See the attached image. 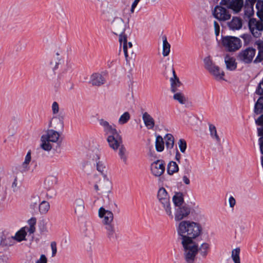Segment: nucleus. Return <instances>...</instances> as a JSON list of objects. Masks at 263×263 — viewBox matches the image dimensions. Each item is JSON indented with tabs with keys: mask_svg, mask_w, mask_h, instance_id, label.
<instances>
[{
	"mask_svg": "<svg viewBox=\"0 0 263 263\" xmlns=\"http://www.w3.org/2000/svg\"><path fill=\"white\" fill-rule=\"evenodd\" d=\"M221 43L226 51L235 52L241 47V41L237 37L226 36L223 37Z\"/></svg>",
	"mask_w": 263,
	"mask_h": 263,
	"instance_id": "423d86ee",
	"label": "nucleus"
},
{
	"mask_svg": "<svg viewBox=\"0 0 263 263\" xmlns=\"http://www.w3.org/2000/svg\"><path fill=\"white\" fill-rule=\"evenodd\" d=\"M179 171V167L176 162L174 161H171L168 163L167 167V173L172 175L175 173L178 172Z\"/></svg>",
	"mask_w": 263,
	"mask_h": 263,
	"instance_id": "c9c22d12",
	"label": "nucleus"
},
{
	"mask_svg": "<svg viewBox=\"0 0 263 263\" xmlns=\"http://www.w3.org/2000/svg\"><path fill=\"white\" fill-rule=\"evenodd\" d=\"M60 137L59 133L53 129H48L41 137V147L46 151L51 149L52 146L50 142H57Z\"/></svg>",
	"mask_w": 263,
	"mask_h": 263,
	"instance_id": "20e7f679",
	"label": "nucleus"
},
{
	"mask_svg": "<svg viewBox=\"0 0 263 263\" xmlns=\"http://www.w3.org/2000/svg\"><path fill=\"white\" fill-rule=\"evenodd\" d=\"M164 142L167 149H171L174 145V138L171 134H167L164 137Z\"/></svg>",
	"mask_w": 263,
	"mask_h": 263,
	"instance_id": "7c9ffc66",
	"label": "nucleus"
},
{
	"mask_svg": "<svg viewBox=\"0 0 263 263\" xmlns=\"http://www.w3.org/2000/svg\"><path fill=\"white\" fill-rule=\"evenodd\" d=\"M229 206L233 208L236 204V200L233 196H231L229 199Z\"/></svg>",
	"mask_w": 263,
	"mask_h": 263,
	"instance_id": "6e6d98bb",
	"label": "nucleus"
},
{
	"mask_svg": "<svg viewBox=\"0 0 263 263\" xmlns=\"http://www.w3.org/2000/svg\"><path fill=\"white\" fill-rule=\"evenodd\" d=\"M242 26V21L237 17H233L232 20L228 23V26L231 30H236L241 28Z\"/></svg>",
	"mask_w": 263,
	"mask_h": 263,
	"instance_id": "393cba45",
	"label": "nucleus"
},
{
	"mask_svg": "<svg viewBox=\"0 0 263 263\" xmlns=\"http://www.w3.org/2000/svg\"><path fill=\"white\" fill-rule=\"evenodd\" d=\"M263 61V50L259 49L258 52V54L254 60V63H257L261 62Z\"/></svg>",
	"mask_w": 263,
	"mask_h": 263,
	"instance_id": "09e8293b",
	"label": "nucleus"
},
{
	"mask_svg": "<svg viewBox=\"0 0 263 263\" xmlns=\"http://www.w3.org/2000/svg\"><path fill=\"white\" fill-rule=\"evenodd\" d=\"M52 111L53 114H57L59 112V107L57 102H54L52 105Z\"/></svg>",
	"mask_w": 263,
	"mask_h": 263,
	"instance_id": "3c124183",
	"label": "nucleus"
},
{
	"mask_svg": "<svg viewBox=\"0 0 263 263\" xmlns=\"http://www.w3.org/2000/svg\"><path fill=\"white\" fill-rule=\"evenodd\" d=\"M51 248L52 249V256L53 257L57 253V243L55 241H52L51 243Z\"/></svg>",
	"mask_w": 263,
	"mask_h": 263,
	"instance_id": "864d4df0",
	"label": "nucleus"
},
{
	"mask_svg": "<svg viewBox=\"0 0 263 263\" xmlns=\"http://www.w3.org/2000/svg\"><path fill=\"white\" fill-rule=\"evenodd\" d=\"M74 213L76 215H80L84 210V202L83 199L79 198H77L74 202Z\"/></svg>",
	"mask_w": 263,
	"mask_h": 263,
	"instance_id": "a878e982",
	"label": "nucleus"
},
{
	"mask_svg": "<svg viewBox=\"0 0 263 263\" xmlns=\"http://www.w3.org/2000/svg\"><path fill=\"white\" fill-rule=\"evenodd\" d=\"M58 183V177L55 175H50L48 176L44 181L45 188L49 191L54 185Z\"/></svg>",
	"mask_w": 263,
	"mask_h": 263,
	"instance_id": "4be33fe9",
	"label": "nucleus"
},
{
	"mask_svg": "<svg viewBox=\"0 0 263 263\" xmlns=\"http://www.w3.org/2000/svg\"><path fill=\"white\" fill-rule=\"evenodd\" d=\"M31 160V152L29 150L25 156V160L22 165L20 166V170L22 172H25L29 170V163Z\"/></svg>",
	"mask_w": 263,
	"mask_h": 263,
	"instance_id": "bb28decb",
	"label": "nucleus"
},
{
	"mask_svg": "<svg viewBox=\"0 0 263 263\" xmlns=\"http://www.w3.org/2000/svg\"><path fill=\"white\" fill-rule=\"evenodd\" d=\"M110 182L107 178V176H102L98 181H96L94 185L96 192H100L101 193L107 192L109 191Z\"/></svg>",
	"mask_w": 263,
	"mask_h": 263,
	"instance_id": "ddd939ff",
	"label": "nucleus"
},
{
	"mask_svg": "<svg viewBox=\"0 0 263 263\" xmlns=\"http://www.w3.org/2000/svg\"><path fill=\"white\" fill-rule=\"evenodd\" d=\"M163 50L162 54L164 57L168 55L170 52L171 45L167 42V37L165 35L162 36Z\"/></svg>",
	"mask_w": 263,
	"mask_h": 263,
	"instance_id": "473e14b6",
	"label": "nucleus"
},
{
	"mask_svg": "<svg viewBox=\"0 0 263 263\" xmlns=\"http://www.w3.org/2000/svg\"><path fill=\"white\" fill-rule=\"evenodd\" d=\"M182 180L183 182L186 184L189 185L190 183V180L189 178L186 176H183L182 177Z\"/></svg>",
	"mask_w": 263,
	"mask_h": 263,
	"instance_id": "052dcab7",
	"label": "nucleus"
},
{
	"mask_svg": "<svg viewBox=\"0 0 263 263\" xmlns=\"http://www.w3.org/2000/svg\"><path fill=\"white\" fill-rule=\"evenodd\" d=\"M258 125L263 126V115H261L255 121Z\"/></svg>",
	"mask_w": 263,
	"mask_h": 263,
	"instance_id": "4d7b16f0",
	"label": "nucleus"
},
{
	"mask_svg": "<svg viewBox=\"0 0 263 263\" xmlns=\"http://www.w3.org/2000/svg\"><path fill=\"white\" fill-rule=\"evenodd\" d=\"M178 145L181 152L184 153L186 148V141L183 139H180L178 142Z\"/></svg>",
	"mask_w": 263,
	"mask_h": 263,
	"instance_id": "de8ad7c7",
	"label": "nucleus"
},
{
	"mask_svg": "<svg viewBox=\"0 0 263 263\" xmlns=\"http://www.w3.org/2000/svg\"><path fill=\"white\" fill-rule=\"evenodd\" d=\"M119 155L120 157V159L123 161L124 163H126L127 161V157L126 155V148L124 146V145H122L119 148Z\"/></svg>",
	"mask_w": 263,
	"mask_h": 263,
	"instance_id": "49530a36",
	"label": "nucleus"
},
{
	"mask_svg": "<svg viewBox=\"0 0 263 263\" xmlns=\"http://www.w3.org/2000/svg\"><path fill=\"white\" fill-rule=\"evenodd\" d=\"M173 202L175 208L182 206L185 203H184V196L181 192H176L173 196Z\"/></svg>",
	"mask_w": 263,
	"mask_h": 263,
	"instance_id": "b1692460",
	"label": "nucleus"
},
{
	"mask_svg": "<svg viewBox=\"0 0 263 263\" xmlns=\"http://www.w3.org/2000/svg\"><path fill=\"white\" fill-rule=\"evenodd\" d=\"M184 249V255L187 263H193L198 251V245L193 240L181 241Z\"/></svg>",
	"mask_w": 263,
	"mask_h": 263,
	"instance_id": "7ed1b4c3",
	"label": "nucleus"
},
{
	"mask_svg": "<svg viewBox=\"0 0 263 263\" xmlns=\"http://www.w3.org/2000/svg\"><path fill=\"white\" fill-rule=\"evenodd\" d=\"M258 50H263V42H260L257 44Z\"/></svg>",
	"mask_w": 263,
	"mask_h": 263,
	"instance_id": "69168bd1",
	"label": "nucleus"
},
{
	"mask_svg": "<svg viewBox=\"0 0 263 263\" xmlns=\"http://www.w3.org/2000/svg\"><path fill=\"white\" fill-rule=\"evenodd\" d=\"M36 222V219L35 217H32L28 221V223L30 226L31 229L35 230L34 226Z\"/></svg>",
	"mask_w": 263,
	"mask_h": 263,
	"instance_id": "603ef678",
	"label": "nucleus"
},
{
	"mask_svg": "<svg viewBox=\"0 0 263 263\" xmlns=\"http://www.w3.org/2000/svg\"><path fill=\"white\" fill-rule=\"evenodd\" d=\"M177 232L182 241L193 240L202 233V228L199 223L191 220H182L177 227Z\"/></svg>",
	"mask_w": 263,
	"mask_h": 263,
	"instance_id": "f257e3e1",
	"label": "nucleus"
},
{
	"mask_svg": "<svg viewBox=\"0 0 263 263\" xmlns=\"http://www.w3.org/2000/svg\"><path fill=\"white\" fill-rule=\"evenodd\" d=\"M142 120L145 126L148 129H153L155 126L154 118L147 112L142 114Z\"/></svg>",
	"mask_w": 263,
	"mask_h": 263,
	"instance_id": "5701e85b",
	"label": "nucleus"
},
{
	"mask_svg": "<svg viewBox=\"0 0 263 263\" xmlns=\"http://www.w3.org/2000/svg\"><path fill=\"white\" fill-rule=\"evenodd\" d=\"M254 112L256 114H260L263 112V97H260L255 103Z\"/></svg>",
	"mask_w": 263,
	"mask_h": 263,
	"instance_id": "4c0bfd02",
	"label": "nucleus"
},
{
	"mask_svg": "<svg viewBox=\"0 0 263 263\" xmlns=\"http://www.w3.org/2000/svg\"><path fill=\"white\" fill-rule=\"evenodd\" d=\"M130 119V114L128 111L124 112L119 118L118 124L124 125L127 123Z\"/></svg>",
	"mask_w": 263,
	"mask_h": 263,
	"instance_id": "79ce46f5",
	"label": "nucleus"
},
{
	"mask_svg": "<svg viewBox=\"0 0 263 263\" xmlns=\"http://www.w3.org/2000/svg\"><path fill=\"white\" fill-rule=\"evenodd\" d=\"M47 259L45 255H41L40 259L37 260L36 263H47Z\"/></svg>",
	"mask_w": 263,
	"mask_h": 263,
	"instance_id": "5fc2aeb1",
	"label": "nucleus"
},
{
	"mask_svg": "<svg viewBox=\"0 0 263 263\" xmlns=\"http://www.w3.org/2000/svg\"><path fill=\"white\" fill-rule=\"evenodd\" d=\"M209 126L211 136L213 138H214L216 140L217 142L220 143V139L217 133V130L215 126L212 124L209 123Z\"/></svg>",
	"mask_w": 263,
	"mask_h": 263,
	"instance_id": "ea45409f",
	"label": "nucleus"
},
{
	"mask_svg": "<svg viewBox=\"0 0 263 263\" xmlns=\"http://www.w3.org/2000/svg\"><path fill=\"white\" fill-rule=\"evenodd\" d=\"M258 135L259 136H263V126L261 127L257 128Z\"/></svg>",
	"mask_w": 263,
	"mask_h": 263,
	"instance_id": "0e129e2a",
	"label": "nucleus"
},
{
	"mask_svg": "<svg viewBox=\"0 0 263 263\" xmlns=\"http://www.w3.org/2000/svg\"><path fill=\"white\" fill-rule=\"evenodd\" d=\"M205 68L212 74L217 80H223L224 73L220 68L213 63L209 58L204 60Z\"/></svg>",
	"mask_w": 263,
	"mask_h": 263,
	"instance_id": "1a4fd4ad",
	"label": "nucleus"
},
{
	"mask_svg": "<svg viewBox=\"0 0 263 263\" xmlns=\"http://www.w3.org/2000/svg\"><path fill=\"white\" fill-rule=\"evenodd\" d=\"M105 78L99 72L93 73L90 77L89 83L93 86L99 87L105 84Z\"/></svg>",
	"mask_w": 263,
	"mask_h": 263,
	"instance_id": "a211bd4d",
	"label": "nucleus"
},
{
	"mask_svg": "<svg viewBox=\"0 0 263 263\" xmlns=\"http://www.w3.org/2000/svg\"><path fill=\"white\" fill-rule=\"evenodd\" d=\"M209 248L210 245L209 243L206 242L203 243L200 248H198V252H199L200 255H201L203 258H205L208 254Z\"/></svg>",
	"mask_w": 263,
	"mask_h": 263,
	"instance_id": "e433bc0d",
	"label": "nucleus"
},
{
	"mask_svg": "<svg viewBox=\"0 0 263 263\" xmlns=\"http://www.w3.org/2000/svg\"><path fill=\"white\" fill-rule=\"evenodd\" d=\"M214 16L219 21H226L230 19L231 14L229 10L221 6H217L214 8Z\"/></svg>",
	"mask_w": 263,
	"mask_h": 263,
	"instance_id": "9b49d317",
	"label": "nucleus"
},
{
	"mask_svg": "<svg viewBox=\"0 0 263 263\" xmlns=\"http://www.w3.org/2000/svg\"><path fill=\"white\" fill-rule=\"evenodd\" d=\"M126 44H127V53H128V48H129V51L131 52L132 53H133V50H132V47L133 46V45H132V43L131 42H128L127 43L126 42Z\"/></svg>",
	"mask_w": 263,
	"mask_h": 263,
	"instance_id": "e2e57ef3",
	"label": "nucleus"
},
{
	"mask_svg": "<svg viewBox=\"0 0 263 263\" xmlns=\"http://www.w3.org/2000/svg\"><path fill=\"white\" fill-rule=\"evenodd\" d=\"M64 123L63 121L57 117L53 118L49 124V127L55 129H62Z\"/></svg>",
	"mask_w": 263,
	"mask_h": 263,
	"instance_id": "2f4dec72",
	"label": "nucleus"
},
{
	"mask_svg": "<svg viewBox=\"0 0 263 263\" xmlns=\"http://www.w3.org/2000/svg\"><path fill=\"white\" fill-rule=\"evenodd\" d=\"M50 209L49 203L45 200L42 201L39 205V211L41 214H46Z\"/></svg>",
	"mask_w": 263,
	"mask_h": 263,
	"instance_id": "72a5a7b5",
	"label": "nucleus"
},
{
	"mask_svg": "<svg viewBox=\"0 0 263 263\" xmlns=\"http://www.w3.org/2000/svg\"><path fill=\"white\" fill-rule=\"evenodd\" d=\"M139 1H140V0H135L134 2L133 3L132 7H131V9H130L131 13L134 12L135 8L137 6Z\"/></svg>",
	"mask_w": 263,
	"mask_h": 263,
	"instance_id": "13d9d810",
	"label": "nucleus"
},
{
	"mask_svg": "<svg viewBox=\"0 0 263 263\" xmlns=\"http://www.w3.org/2000/svg\"><path fill=\"white\" fill-rule=\"evenodd\" d=\"M89 162L95 165V164L100 161V153L98 149L90 152L88 155Z\"/></svg>",
	"mask_w": 263,
	"mask_h": 263,
	"instance_id": "c85d7f7f",
	"label": "nucleus"
},
{
	"mask_svg": "<svg viewBox=\"0 0 263 263\" xmlns=\"http://www.w3.org/2000/svg\"><path fill=\"white\" fill-rule=\"evenodd\" d=\"M220 5L226 6L235 12H238L243 6V0H221Z\"/></svg>",
	"mask_w": 263,
	"mask_h": 263,
	"instance_id": "2eb2a0df",
	"label": "nucleus"
},
{
	"mask_svg": "<svg viewBox=\"0 0 263 263\" xmlns=\"http://www.w3.org/2000/svg\"><path fill=\"white\" fill-rule=\"evenodd\" d=\"M112 15L114 17L112 20H108L110 23V28L112 32L119 35V42L121 45H123V49L126 60L127 62L126 36L124 34L126 25L123 18L117 16L119 14V10L114 9L112 10Z\"/></svg>",
	"mask_w": 263,
	"mask_h": 263,
	"instance_id": "f03ea898",
	"label": "nucleus"
},
{
	"mask_svg": "<svg viewBox=\"0 0 263 263\" xmlns=\"http://www.w3.org/2000/svg\"><path fill=\"white\" fill-rule=\"evenodd\" d=\"M73 65L72 63H67L62 71L59 74L60 79L68 81L70 83V89L73 88V84L70 82V80L72 75Z\"/></svg>",
	"mask_w": 263,
	"mask_h": 263,
	"instance_id": "f8f14e48",
	"label": "nucleus"
},
{
	"mask_svg": "<svg viewBox=\"0 0 263 263\" xmlns=\"http://www.w3.org/2000/svg\"><path fill=\"white\" fill-rule=\"evenodd\" d=\"M256 8L257 16L263 21V1H258L256 4Z\"/></svg>",
	"mask_w": 263,
	"mask_h": 263,
	"instance_id": "37998d69",
	"label": "nucleus"
},
{
	"mask_svg": "<svg viewBox=\"0 0 263 263\" xmlns=\"http://www.w3.org/2000/svg\"><path fill=\"white\" fill-rule=\"evenodd\" d=\"M157 198L162 205L166 214L171 219H173V213L171 206L170 196L164 187H161L158 190Z\"/></svg>",
	"mask_w": 263,
	"mask_h": 263,
	"instance_id": "39448f33",
	"label": "nucleus"
},
{
	"mask_svg": "<svg viewBox=\"0 0 263 263\" xmlns=\"http://www.w3.org/2000/svg\"><path fill=\"white\" fill-rule=\"evenodd\" d=\"M261 164L263 167V156L261 157Z\"/></svg>",
	"mask_w": 263,
	"mask_h": 263,
	"instance_id": "774afa93",
	"label": "nucleus"
},
{
	"mask_svg": "<svg viewBox=\"0 0 263 263\" xmlns=\"http://www.w3.org/2000/svg\"><path fill=\"white\" fill-rule=\"evenodd\" d=\"M99 122L100 125L103 127L104 132L106 135H110L117 132V129L110 125L108 121L101 119L99 120Z\"/></svg>",
	"mask_w": 263,
	"mask_h": 263,
	"instance_id": "aec40b11",
	"label": "nucleus"
},
{
	"mask_svg": "<svg viewBox=\"0 0 263 263\" xmlns=\"http://www.w3.org/2000/svg\"><path fill=\"white\" fill-rule=\"evenodd\" d=\"M26 235V233L24 231H20L15 234L14 237H12L11 238H9L8 239H12V240L15 239L18 241H21L25 239Z\"/></svg>",
	"mask_w": 263,
	"mask_h": 263,
	"instance_id": "c03bdc74",
	"label": "nucleus"
},
{
	"mask_svg": "<svg viewBox=\"0 0 263 263\" xmlns=\"http://www.w3.org/2000/svg\"><path fill=\"white\" fill-rule=\"evenodd\" d=\"M256 55V50L253 47H247L241 50L237 54V60L244 64H251Z\"/></svg>",
	"mask_w": 263,
	"mask_h": 263,
	"instance_id": "0eeeda50",
	"label": "nucleus"
},
{
	"mask_svg": "<svg viewBox=\"0 0 263 263\" xmlns=\"http://www.w3.org/2000/svg\"><path fill=\"white\" fill-rule=\"evenodd\" d=\"M165 171V163L161 160H157L151 164L152 173L155 176L159 177Z\"/></svg>",
	"mask_w": 263,
	"mask_h": 263,
	"instance_id": "f3484780",
	"label": "nucleus"
},
{
	"mask_svg": "<svg viewBox=\"0 0 263 263\" xmlns=\"http://www.w3.org/2000/svg\"><path fill=\"white\" fill-rule=\"evenodd\" d=\"M181 154L179 153V152L177 151L176 155H175V159L176 161H177L179 163L180 162V160L181 159Z\"/></svg>",
	"mask_w": 263,
	"mask_h": 263,
	"instance_id": "680f3d73",
	"label": "nucleus"
},
{
	"mask_svg": "<svg viewBox=\"0 0 263 263\" xmlns=\"http://www.w3.org/2000/svg\"><path fill=\"white\" fill-rule=\"evenodd\" d=\"M173 99L177 101L181 104H184L187 101L184 95L180 91L175 92L173 96Z\"/></svg>",
	"mask_w": 263,
	"mask_h": 263,
	"instance_id": "58836bf2",
	"label": "nucleus"
},
{
	"mask_svg": "<svg viewBox=\"0 0 263 263\" xmlns=\"http://www.w3.org/2000/svg\"><path fill=\"white\" fill-rule=\"evenodd\" d=\"M214 27H215V31L216 35H218L219 33L220 27L217 22L216 21L214 23Z\"/></svg>",
	"mask_w": 263,
	"mask_h": 263,
	"instance_id": "bf43d9fd",
	"label": "nucleus"
},
{
	"mask_svg": "<svg viewBox=\"0 0 263 263\" xmlns=\"http://www.w3.org/2000/svg\"><path fill=\"white\" fill-rule=\"evenodd\" d=\"M97 171L101 173L102 176L106 175V168L104 163L100 161L95 164Z\"/></svg>",
	"mask_w": 263,
	"mask_h": 263,
	"instance_id": "a19ab883",
	"label": "nucleus"
},
{
	"mask_svg": "<svg viewBox=\"0 0 263 263\" xmlns=\"http://www.w3.org/2000/svg\"><path fill=\"white\" fill-rule=\"evenodd\" d=\"M99 217L103 218L102 223L104 226L113 224L114 214L108 210H106L104 208L101 207L99 210Z\"/></svg>",
	"mask_w": 263,
	"mask_h": 263,
	"instance_id": "dca6fc26",
	"label": "nucleus"
},
{
	"mask_svg": "<svg viewBox=\"0 0 263 263\" xmlns=\"http://www.w3.org/2000/svg\"><path fill=\"white\" fill-rule=\"evenodd\" d=\"M104 229L105 230V234L108 240L111 242H115L117 241L119 236L116 230L114 223L104 226Z\"/></svg>",
	"mask_w": 263,
	"mask_h": 263,
	"instance_id": "6ab92c4d",
	"label": "nucleus"
},
{
	"mask_svg": "<svg viewBox=\"0 0 263 263\" xmlns=\"http://www.w3.org/2000/svg\"><path fill=\"white\" fill-rule=\"evenodd\" d=\"M121 12L122 13L121 15L122 17H124L125 15V14L127 12V9L126 8H123L122 10H121Z\"/></svg>",
	"mask_w": 263,
	"mask_h": 263,
	"instance_id": "338daca9",
	"label": "nucleus"
},
{
	"mask_svg": "<svg viewBox=\"0 0 263 263\" xmlns=\"http://www.w3.org/2000/svg\"><path fill=\"white\" fill-rule=\"evenodd\" d=\"M173 77L171 78V91L173 92H179V88L182 86V84L179 80V78L175 74L174 69H173Z\"/></svg>",
	"mask_w": 263,
	"mask_h": 263,
	"instance_id": "412c9836",
	"label": "nucleus"
},
{
	"mask_svg": "<svg viewBox=\"0 0 263 263\" xmlns=\"http://www.w3.org/2000/svg\"><path fill=\"white\" fill-rule=\"evenodd\" d=\"M248 27L253 37H260L263 32V21L250 18L248 22Z\"/></svg>",
	"mask_w": 263,
	"mask_h": 263,
	"instance_id": "6e6552de",
	"label": "nucleus"
},
{
	"mask_svg": "<svg viewBox=\"0 0 263 263\" xmlns=\"http://www.w3.org/2000/svg\"><path fill=\"white\" fill-rule=\"evenodd\" d=\"M235 59L233 57H230L226 55L224 58V62L226 67L230 70H234L237 68V63Z\"/></svg>",
	"mask_w": 263,
	"mask_h": 263,
	"instance_id": "cd10ccee",
	"label": "nucleus"
},
{
	"mask_svg": "<svg viewBox=\"0 0 263 263\" xmlns=\"http://www.w3.org/2000/svg\"><path fill=\"white\" fill-rule=\"evenodd\" d=\"M107 141L110 147L115 151L117 150L119 147L123 145L122 137L117 132L112 135H108Z\"/></svg>",
	"mask_w": 263,
	"mask_h": 263,
	"instance_id": "4468645a",
	"label": "nucleus"
},
{
	"mask_svg": "<svg viewBox=\"0 0 263 263\" xmlns=\"http://www.w3.org/2000/svg\"><path fill=\"white\" fill-rule=\"evenodd\" d=\"M240 249L237 248L234 249L232 252V257L234 263H240L239 258Z\"/></svg>",
	"mask_w": 263,
	"mask_h": 263,
	"instance_id": "a18cd8bd",
	"label": "nucleus"
},
{
	"mask_svg": "<svg viewBox=\"0 0 263 263\" xmlns=\"http://www.w3.org/2000/svg\"><path fill=\"white\" fill-rule=\"evenodd\" d=\"M164 142L162 136L158 135L156 137L155 141L156 149L157 152H161L164 148Z\"/></svg>",
	"mask_w": 263,
	"mask_h": 263,
	"instance_id": "f704fd0d",
	"label": "nucleus"
},
{
	"mask_svg": "<svg viewBox=\"0 0 263 263\" xmlns=\"http://www.w3.org/2000/svg\"><path fill=\"white\" fill-rule=\"evenodd\" d=\"M11 189L13 192H16L18 191L19 189V185L17 181V177H15L12 183Z\"/></svg>",
	"mask_w": 263,
	"mask_h": 263,
	"instance_id": "8fccbe9b",
	"label": "nucleus"
},
{
	"mask_svg": "<svg viewBox=\"0 0 263 263\" xmlns=\"http://www.w3.org/2000/svg\"><path fill=\"white\" fill-rule=\"evenodd\" d=\"M254 4L246 0L244 6V15L246 16L249 18L254 14Z\"/></svg>",
	"mask_w": 263,
	"mask_h": 263,
	"instance_id": "c756f323",
	"label": "nucleus"
},
{
	"mask_svg": "<svg viewBox=\"0 0 263 263\" xmlns=\"http://www.w3.org/2000/svg\"><path fill=\"white\" fill-rule=\"evenodd\" d=\"M174 209L173 218L176 221H181L183 219L187 218L191 211L190 206L186 204L182 206L176 207Z\"/></svg>",
	"mask_w": 263,
	"mask_h": 263,
	"instance_id": "9d476101",
	"label": "nucleus"
}]
</instances>
